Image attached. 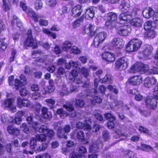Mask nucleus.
Listing matches in <instances>:
<instances>
[{"instance_id":"nucleus-1","label":"nucleus","mask_w":158,"mask_h":158,"mask_svg":"<svg viewBox=\"0 0 158 158\" xmlns=\"http://www.w3.org/2000/svg\"><path fill=\"white\" fill-rule=\"evenodd\" d=\"M20 6L28 16L32 18L35 22H38L39 19V24L40 25L46 26L48 25V23L47 20L45 19H40L43 17V16L37 14L34 12L32 9L27 8L24 2H21L20 4Z\"/></svg>"},{"instance_id":"nucleus-2","label":"nucleus","mask_w":158,"mask_h":158,"mask_svg":"<svg viewBox=\"0 0 158 158\" xmlns=\"http://www.w3.org/2000/svg\"><path fill=\"white\" fill-rule=\"evenodd\" d=\"M148 66V65L142 63H139L133 65L129 69V71L131 73H135L140 72L141 73L147 72Z\"/></svg>"},{"instance_id":"nucleus-3","label":"nucleus","mask_w":158,"mask_h":158,"mask_svg":"<svg viewBox=\"0 0 158 158\" xmlns=\"http://www.w3.org/2000/svg\"><path fill=\"white\" fill-rule=\"evenodd\" d=\"M141 44V42L138 39H133L128 44L126 50L129 52L137 51L140 48Z\"/></svg>"},{"instance_id":"nucleus-4","label":"nucleus","mask_w":158,"mask_h":158,"mask_svg":"<svg viewBox=\"0 0 158 158\" xmlns=\"http://www.w3.org/2000/svg\"><path fill=\"white\" fill-rule=\"evenodd\" d=\"M32 31L31 29H28L27 32V38L24 42L25 46L32 47V48H37L38 47L37 44L36 40L33 38Z\"/></svg>"},{"instance_id":"nucleus-5","label":"nucleus","mask_w":158,"mask_h":158,"mask_svg":"<svg viewBox=\"0 0 158 158\" xmlns=\"http://www.w3.org/2000/svg\"><path fill=\"white\" fill-rule=\"evenodd\" d=\"M107 36L105 32L99 33L95 36L93 42V44L95 47H98L99 45L101 44L105 40Z\"/></svg>"},{"instance_id":"nucleus-6","label":"nucleus","mask_w":158,"mask_h":158,"mask_svg":"<svg viewBox=\"0 0 158 158\" xmlns=\"http://www.w3.org/2000/svg\"><path fill=\"white\" fill-rule=\"evenodd\" d=\"M131 30V28L130 27L126 25H122L118 24V25L116 27L117 33L122 36H127L128 35Z\"/></svg>"},{"instance_id":"nucleus-7","label":"nucleus","mask_w":158,"mask_h":158,"mask_svg":"<svg viewBox=\"0 0 158 158\" xmlns=\"http://www.w3.org/2000/svg\"><path fill=\"white\" fill-rule=\"evenodd\" d=\"M128 61L126 57L118 59L115 64L116 68L120 70L126 69L128 65Z\"/></svg>"},{"instance_id":"nucleus-8","label":"nucleus","mask_w":158,"mask_h":158,"mask_svg":"<svg viewBox=\"0 0 158 158\" xmlns=\"http://www.w3.org/2000/svg\"><path fill=\"white\" fill-rule=\"evenodd\" d=\"M47 137L45 134L37 135L35 139L31 140L30 147L31 149H35L37 146L36 141L42 142L47 140Z\"/></svg>"},{"instance_id":"nucleus-9","label":"nucleus","mask_w":158,"mask_h":158,"mask_svg":"<svg viewBox=\"0 0 158 158\" xmlns=\"http://www.w3.org/2000/svg\"><path fill=\"white\" fill-rule=\"evenodd\" d=\"M71 130V127L69 125H65L63 128L61 127H59L57 130V135L60 138H62L66 139L67 137L66 133L69 132Z\"/></svg>"},{"instance_id":"nucleus-10","label":"nucleus","mask_w":158,"mask_h":158,"mask_svg":"<svg viewBox=\"0 0 158 158\" xmlns=\"http://www.w3.org/2000/svg\"><path fill=\"white\" fill-rule=\"evenodd\" d=\"M95 26L91 24L85 26L82 31L83 34H89L91 36L94 35L96 33L94 30Z\"/></svg>"},{"instance_id":"nucleus-11","label":"nucleus","mask_w":158,"mask_h":158,"mask_svg":"<svg viewBox=\"0 0 158 158\" xmlns=\"http://www.w3.org/2000/svg\"><path fill=\"white\" fill-rule=\"evenodd\" d=\"M145 102L146 105L148 108L154 109L157 106L156 99L152 97L148 98Z\"/></svg>"},{"instance_id":"nucleus-12","label":"nucleus","mask_w":158,"mask_h":158,"mask_svg":"<svg viewBox=\"0 0 158 158\" xmlns=\"http://www.w3.org/2000/svg\"><path fill=\"white\" fill-rule=\"evenodd\" d=\"M103 144L101 140L98 139L89 148V149L91 152H98V150L102 148Z\"/></svg>"},{"instance_id":"nucleus-13","label":"nucleus","mask_w":158,"mask_h":158,"mask_svg":"<svg viewBox=\"0 0 158 158\" xmlns=\"http://www.w3.org/2000/svg\"><path fill=\"white\" fill-rule=\"evenodd\" d=\"M111 45L117 48H121L124 45L123 40L119 38H114L111 41Z\"/></svg>"},{"instance_id":"nucleus-14","label":"nucleus","mask_w":158,"mask_h":158,"mask_svg":"<svg viewBox=\"0 0 158 158\" xmlns=\"http://www.w3.org/2000/svg\"><path fill=\"white\" fill-rule=\"evenodd\" d=\"M103 60L109 62H112L115 60L114 54L112 52H105L102 55Z\"/></svg>"},{"instance_id":"nucleus-15","label":"nucleus","mask_w":158,"mask_h":158,"mask_svg":"<svg viewBox=\"0 0 158 158\" xmlns=\"http://www.w3.org/2000/svg\"><path fill=\"white\" fill-rule=\"evenodd\" d=\"M142 77L140 76L132 77L129 79L130 83L133 85H139L142 82Z\"/></svg>"},{"instance_id":"nucleus-16","label":"nucleus","mask_w":158,"mask_h":158,"mask_svg":"<svg viewBox=\"0 0 158 158\" xmlns=\"http://www.w3.org/2000/svg\"><path fill=\"white\" fill-rule=\"evenodd\" d=\"M153 63V69H149L148 68L147 70V72L150 74H158V58H155V56Z\"/></svg>"},{"instance_id":"nucleus-17","label":"nucleus","mask_w":158,"mask_h":158,"mask_svg":"<svg viewBox=\"0 0 158 158\" xmlns=\"http://www.w3.org/2000/svg\"><path fill=\"white\" fill-rule=\"evenodd\" d=\"M17 106L19 108H21L23 106H29L30 103L29 101L27 100L22 99L20 97L17 98Z\"/></svg>"},{"instance_id":"nucleus-18","label":"nucleus","mask_w":158,"mask_h":158,"mask_svg":"<svg viewBox=\"0 0 158 158\" xmlns=\"http://www.w3.org/2000/svg\"><path fill=\"white\" fill-rule=\"evenodd\" d=\"M82 6L78 5L74 7L72 10V16L73 17H77L80 15L82 12Z\"/></svg>"},{"instance_id":"nucleus-19","label":"nucleus","mask_w":158,"mask_h":158,"mask_svg":"<svg viewBox=\"0 0 158 158\" xmlns=\"http://www.w3.org/2000/svg\"><path fill=\"white\" fill-rule=\"evenodd\" d=\"M72 136L75 138L78 139H83L84 137V134L83 132L79 129H75L72 133Z\"/></svg>"},{"instance_id":"nucleus-20","label":"nucleus","mask_w":158,"mask_h":158,"mask_svg":"<svg viewBox=\"0 0 158 158\" xmlns=\"http://www.w3.org/2000/svg\"><path fill=\"white\" fill-rule=\"evenodd\" d=\"M76 127L77 128L83 129L85 131H89L91 130V126L89 124L80 122L76 124Z\"/></svg>"},{"instance_id":"nucleus-21","label":"nucleus","mask_w":158,"mask_h":158,"mask_svg":"<svg viewBox=\"0 0 158 158\" xmlns=\"http://www.w3.org/2000/svg\"><path fill=\"white\" fill-rule=\"evenodd\" d=\"M20 80L16 79L15 81V85L19 86L24 85L26 83V79L24 75H21L19 76Z\"/></svg>"},{"instance_id":"nucleus-22","label":"nucleus","mask_w":158,"mask_h":158,"mask_svg":"<svg viewBox=\"0 0 158 158\" xmlns=\"http://www.w3.org/2000/svg\"><path fill=\"white\" fill-rule=\"evenodd\" d=\"M155 12L152 8L146 9L143 12V16L147 19H148L152 16H153Z\"/></svg>"},{"instance_id":"nucleus-23","label":"nucleus","mask_w":158,"mask_h":158,"mask_svg":"<svg viewBox=\"0 0 158 158\" xmlns=\"http://www.w3.org/2000/svg\"><path fill=\"white\" fill-rule=\"evenodd\" d=\"M4 27L5 26L3 24V22L0 20V32L2 30H3L4 29ZM7 46V45L4 42L3 40L0 39V48L4 50L6 48Z\"/></svg>"},{"instance_id":"nucleus-24","label":"nucleus","mask_w":158,"mask_h":158,"mask_svg":"<svg viewBox=\"0 0 158 158\" xmlns=\"http://www.w3.org/2000/svg\"><path fill=\"white\" fill-rule=\"evenodd\" d=\"M106 21H114L117 19V17L116 13L110 12L105 15Z\"/></svg>"},{"instance_id":"nucleus-25","label":"nucleus","mask_w":158,"mask_h":158,"mask_svg":"<svg viewBox=\"0 0 158 158\" xmlns=\"http://www.w3.org/2000/svg\"><path fill=\"white\" fill-rule=\"evenodd\" d=\"M95 14L94 8H91L86 10L85 13V18L87 19H90L93 18Z\"/></svg>"},{"instance_id":"nucleus-26","label":"nucleus","mask_w":158,"mask_h":158,"mask_svg":"<svg viewBox=\"0 0 158 158\" xmlns=\"http://www.w3.org/2000/svg\"><path fill=\"white\" fill-rule=\"evenodd\" d=\"M7 130L9 133L14 135H17L19 133V131L18 128L11 126L8 127Z\"/></svg>"},{"instance_id":"nucleus-27","label":"nucleus","mask_w":158,"mask_h":158,"mask_svg":"<svg viewBox=\"0 0 158 158\" xmlns=\"http://www.w3.org/2000/svg\"><path fill=\"white\" fill-rule=\"evenodd\" d=\"M142 20L139 18L133 19L130 22L131 25L135 27H139L142 25Z\"/></svg>"},{"instance_id":"nucleus-28","label":"nucleus","mask_w":158,"mask_h":158,"mask_svg":"<svg viewBox=\"0 0 158 158\" xmlns=\"http://www.w3.org/2000/svg\"><path fill=\"white\" fill-rule=\"evenodd\" d=\"M54 113L56 114L59 115L60 117L62 118H64L68 115V113L62 108L57 109L56 110L54 111Z\"/></svg>"},{"instance_id":"nucleus-29","label":"nucleus","mask_w":158,"mask_h":158,"mask_svg":"<svg viewBox=\"0 0 158 158\" xmlns=\"http://www.w3.org/2000/svg\"><path fill=\"white\" fill-rule=\"evenodd\" d=\"M22 116L23 113L22 112L19 111L15 115V117L14 120H12V122H14V123L17 124H20L21 123Z\"/></svg>"},{"instance_id":"nucleus-30","label":"nucleus","mask_w":158,"mask_h":158,"mask_svg":"<svg viewBox=\"0 0 158 158\" xmlns=\"http://www.w3.org/2000/svg\"><path fill=\"white\" fill-rule=\"evenodd\" d=\"M14 102V100L12 98L8 99L4 101L2 104L5 108L8 109L12 107Z\"/></svg>"},{"instance_id":"nucleus-31","label":"nucleus","mask_w":158,"mask_h":158,"mask_svg":"<svg viewBox=\"0 0 158 158\" xmlns=\"http://www.w3.org/2000/svg\"><path fill=\"white\" fill-rule=\"evenodd\" d=\"M48 144L46 143H43L39 145H37L35 149H33L38 152L44 151L48 147Z\"/></svg>"},{"instance_id":"nucleus-32","label":"nucleus","mask_w":158,"mask_h":158,"mask_svg":"<svg viewBox=\"0 0 158 158\" xmlns=\"http://www.w3.org/2000/svg\"><path fill=\"white\" fill-rule=\"evenodd\" d=\"M130 6V5L129 0H123L120 6V8L121 9H124L125 10H127Z\"/></svg>"},{"instance_id":"nucleus-33","label":"nucleus","mask_w":158,"mask_h":158,"mask_svg":"<svg viewBox=\"0 0 158 158\" xmlns=\"http://www.w3.org/2000/svg\"><path fill=\"white\" fill-rule=\"evenodd\" d=\"M129 14L126 12L121 13L119 16V18L120 23H122L123 21L126 22L128 20V17Z\"/></svg>"},{"instance_id":"nucleus-34","label":"nucleus","mask_w":158,"mask_h":158,"mask_svg":"<svg viewBox=\"0 0 158 158\" xmlns=\"http://www.w3.org/2000/svg\"><path fill=\"white\" fill-rule=\"evenodd\" d=\"M153 49V48L152 46L150 45H147L143 50L145 53L144 55L147 56L151 55L152 53Z\"/></svg>"},{"instance_id":"nucleus-35","label":"nucleus","mask_w":158,"mask_h":158,"mask_svg":"<svg viewBox=\"0 0 158 158\" xmlns=\"http://www.w3.org/2000/svg\"><path fill=\"white\" fill-rule=\"evenodd\" d=\"M113 81L112 77L110 74H106L104 77L102 79V82L103 83L106 82L111 83Z\"/></svg>"},{"instance_id":"nucleus-36","label":"nucleus","mask_w":158,"mask_h":158,"mask_svg":"<svg viewBox=\"0 0 158 158\" xmlns=\"http://www.w3.org/2000/svg\"><path fill=\"white\" fill-rule=\"evenodd\" d=\"M155 27L152 25V21H147L144 24V28L145 30L154 29Z\"/></svg>"},{"instance_id":"nucleus-37","label":"nucleus","mask_w":158,"mask_h":158,"mask_svg":"<svg viewBox=\"0 0 158 158\" xmlns=\"http://www.w3.org/2000/svg\"><path fill=\"white\" fill-rule=\"evenodd\" d=\"M72 46V43L70 42L65 41L63 44L62 48L64 51H67L71 48Z\"/></svg>"},{"instance_id":"nucleus-38","label":"nucleus","mask_w":158,"mask_h":158,"mask_svg":"<svg viewBox=\"0 0 158 158\" xmlns=\"http://www.w3.org/2000/svg\"><path fill=\"white\" fill-rule=\"evenodd\" d=\"M147 32L145 35L146 37L152 39L155 37L156 33L154 31V29H151L148 30H146Z\"/></svg>"},{"instance_id":"nucleus-39","label":"nucleus","mask_w":158,"mask_h":158,"mask_svg":"<svg viewBox=\"0 0 158 158\" xmlns=\"http://www.w3.org/2000/svg\"><path fill=\"white\" fill-rule=\"evenodd\" d=\"M88 99H90L91 102L94 104L95 102L100 103L102 101V99L96 96L93 97H89V98H88Z\"/></svg>"},{"instance_id":"nucleus-40","label":"nucleus","mask_w":158,"mask_h":158,"mask_svg":"<svg viewBox=\"0 0 158 158\" xmlns=\"http://www.w3.org/2000/svg\"><path fill=\"white\" fill-rule=\"evenodd\" d=\"M121 136H124L125 137L128 136V135L127 134L122 133L120 130L118 129H116L114 133V137L116 138Z\"/></svg>"},{"instance_id":"nucleus-41","label":"nucleus","mask_w":158,"mask_h":158,"mask_svg":"<svg viewBox=\"0 0 158 158\" xmlns=\"http://www.w3.org/2000/svg\"><path fill=\"white\" fill-rule=\"evenodd\" d=\"M106 26L110 29H112L116 27L115 22L106 21L105 23Z\"/></svg>"},{"instance_id":"nucleus-42","label":"nucleus","mask_w":158,"mask_h":158,"mask_svg":"<svg viewBox=\"0 0 158 158\" xmlns=\"http://www.w3.org/2000/svg\"><path fill=\"white\" fill-rule=\"evenodd\" d=\"M45 101L48 105H49L51 109L54 108L53 105L55 103V101L52 98H49L46 99Z\"/></svg>"},{"instance_id":"nucleus-43","label":"nucleus","mask_w":158,"mask_h":158,"mask_svg":"<svg viewBox=\"0 0 158 158\" xmlns=\"http://www.w3.org/2000/svg\"><path fill=\"white\" fill-rule=\"evenodd\" d=\"M42 117L45 118H48L50 117L48 114V108L46 107H43L41 110Z\"/></svg>"},{"instance_id":"nucleus-44","label":"nucleus","mask_w":158,"mask_h":158,"mask_svg":"<svg viewBox=\"0 0 158 158\" xmlns=\"http://www.w3.org/2000/svg\"><path fill=\"white\" fill-rule=\"evenodd\" d=\"M141 11L137 8H134L132 10L131 13V15L135 16L139 15L141 14Z\"/></svg>"},{"instance_id":"nucleus-45","label":"nucleus","mask_w":158,"mask_h":158,"mask_svg":"<svg viewBox=\"0 0 158 158\" xmlns=\"http://www.w3.org/2000/svg\"><path fill=\"white\" fill-rule=\"evenodd\" d=\"M90 90L87 89L86 90H84L78 95L79 97L81 98H85L86 97L90 95L89 93Z\"/></svg>"},{"instance_id":"nucleus-46","label":"nucleus","mask_w":158,"mask_h":158,"mask_svg":"<svg viewBox=\"0 0 158 158\" xmlns=\"http://www.w3.org/2000/svg\"><path fill=\"white\" fill-rule=\"evenodd\" d=\"M136 109L140 113L145 117H147L150 115V113L146 110H143L142 108L139 106H137L136 107Z\"/></svg>"},{"instance_id":"nucleus-47","label":"nucleus","mask_w":158,"mask_h":158,"mask_svg":"<svg viewBox=\"0 0 158 158\" xmlns=\"http://www.w3.org/2000/svg\"><path fill=\"white\" fill-rule=\"evenodd\" d=\"M102 134V138L105 141H108L110 139V136L107 131L105 130L103 131Z\"/></svg>"},{"instance_id":"nucleus-48","label":"nucleus","mask_w":158,"mask_h":158,"mask_svg":"<svg viewBox=\"0 0 158 158\" xmlns=\"http://www.w3.org/2000/svg\"><path fill=\"white\" fill-rule=\"evenodd\" d=\"M63 88L62 89L61 91L60 92V95L64 96L70 94L69 91L68 90V89L66 87V86L65 85H63Z\"/></svg>"},{"instance_id":"nucleus-49","label":"nucleus","mask_w":158,"mask_h":158,"mask_svg":"<svg viewBox=\"0 0 158 158\" xmlns=\"http://www.w3.org/2000/svg\"><path fill=\"white\" fill-rule=\"evenodd\" d=\"M141 145V149H140V150L143 151L148 152L149 150L153 149V148L149 145L142 144Z\"/></svg>"},{"instance_id":"nucleus-50","label":"nucleus","mask_w":158,"mask_h":158,"mask_svg":"<svg viewBox=\"0 0 158 158\" xmlns=\"http://www.w3.org/2000/svg\"><path fill=\"white\" fill-rule=\"evenodd\" d=\"M123 152L125 154L128 155L129 156V158H133L135 157L136 156V155L133 152L130 150L124 151Z\"/></svg>"},{"instance_id":"nucleus-51","label":"nucleus","mask_w":158,"mask_h":158,"mask_svg":"<svg viewBox=\"0 0 158 158\" xmlns=\"http://www.w3.org/2000/svg\"><path fill=\"white\" fill-rule=\"evenodd\" d=\"M63 107L65 108L69 111L72 112L74 110V107L73 105L70 104L66 103L63 106Z\"/></svg>"},{"instance_id":"nucleus-52","label":"nucleus","mask_w":158,"mask_h":158,"mask_svg":"<svg viewBox=\"0 0 158 158\" xmlns=\"http://www.w3.org/2000/svg\"><path fill=\"white\" fill-rule=\"evenodd\" d=\"M83 19L80 18L73 23V25L74 27L76 28L80 26V23L83 21Z\"/></svg>"},{"instance_id":"nucleus-53","label":"nucleus","mask_w":158,"mask_h":158,"mask_svg":"<svg viewBox=\"0 0 158 158\" xmlns=\"http://www.w3.org/2000/svg\"><path fill=\"white\" fill-rule=\"evenodd\" d=\"M75 104L77 106L79 107H83L85 104L84 102L81 99H75Z\"/></svg>"},{"instance_id":"nucleus-54","label":"nucleus","mask_w":158,"mask_h":158,"mask_svg":"<svg viewBox=\"0 0 158 158\" xmlns=\"http://www.w3.org/2000/svg\"><path fill=\"white\" fill-rule=\"evenodd\" d=\"M48 130V128L45 125H42L40 127L38 128V130L40 132H44Z\"/></svg>"},{"instance_id":"nucleus-55","label":"nucleus","mask_w":158,"mask_h":158,"mask_svg":"<svg viewBox=\"0 0 158 158\" xmlns=\"http://www.w3.org/2000/svg\"><path fill=\"white\" fill-rule=\"evenodd\" d=\"M81 154L77 152H72L70 155V158H81Z\"/></svg>"},{"instance_id":"nucleus-56","label":"nucleus","mask_w":158,"mask_h":158,"mask_svg":"<svg viewBox=\"0 0 158 158\" xmlns=\"http://www.w3.org/2000/svg\"><path fill=\"white\" fill-rule=\"evenodd\" d=\"M72 6L70 4H67L64 6L62 9L63 12L64 13L69 12L72 8Z\"/></svg>"},{"instance_id":"nucleus-57","label":"nucleus","mask_w":158,"mask_h":158,"mask_svg":"<svg viewBox=\"0 0 158 158\" xmlns=\"http://www.w3.org/2000/svg\"><path fill=\"white\" fill-rule=\"evenodd\" d=\"M41 107V105L40 103H37L33 105L32 108L36 112H39L40 111Z\"/></svg>"},{"instance_id":"nucleus-58","label":"nucleus","mask_w":158,"mask_h":158,"mask_svg":"<svg viewBox=\"0 0 158 158\" xmlns=\"http://www.w3.org/2000/svg\"><path fill=\"white\" fill-rule=\"evenodd\" d=\"M35 5V8L36 10L40 9L43 6V3L41 1H37Z\"/></svg>"},{"instance_id":"nucleus-59","label":"nucleus","mask_w":158,"mask_h":158,"mask_svg":"<svg viewBox=\"0 0 158 158\" xmlns=\"http://www.w3.org/2000/svg\"><path fill=\"white\" fill-rule=\"evenodd\" d=\"M150 78H147L145 80L144 82V85L145 86L149 88L152 85L151 82H150Z\"/></svg>"},{"instance_id":"nucleus-60","label":"nucleus","mask_w":158,"mask_h":158,"mask_svg":"<svg viewBox=\"0 0 158 158\" xmlns=\"http://www.w3.org/2000/svg\"><path fill=\"white\" fill-rule=\"evenodd\" d=\"M1 120L3 123H6L8 122L11 123L12 121V119L11 120H10L7 116H6L4 115H2Z\"/></svg>"},{"instance_id":"nucleus-61","label":"nucleus","mask_w":158,"mask_h":158,"mask_svg":"<svg viewBox=\"0 0 158 158\" xmlns=\"http://www.w3.org/2000/svg\"><path fill=\"white\" fill-rule=\"evenodd\" d=\"M71 53H74L76 54H79L80 53V50L77 47L74 46L72 48Z\"/></svg>"},{"instance_id":"nucleus-62","label":"nucleus","mask_w":158,"mask_h":158,"mask_svg":"<svg viewBox=\"0 0 158 158\" xmlns=\"http://www.w3.org/2000/svg\"><path fill=\"white\" fill-rule=\"evenodd\" d=\"M105 118L107 119H110V120H112V121H114L115 120V117L110 113H107L105 114Z\"/></svg>"},{"instance_id":"nucleus-63","label":"nucleus","mask_w":158,"mask_h":158,"mask_svg":"<svg viewBox=\"0 0 158 158\" xmlns=\"http://www.w3.org/2000/svg\"><path fill=\"white\" fill-rule=\"evenodd\" d=\"M3 4L2 8L5 11H6L9 9V7L8 4L6 3L5 0H2Z\"/></svg>"},{"instance_id":"nucleus-64","label":"nucleus","mask_w":158,"mask_h":158,"mask_svg":"<svg viewBox=\"0 0 158 158\" xmlns=\"http://www.w3.org/2000/svg\"><path fill=\"white\" fill-rule=\"evenodd\" d=\"M153 19L154 22L158 24V10L154 14Z\"/></svg>"}]
</instances>
